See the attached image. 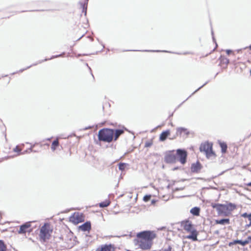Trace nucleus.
Instances as JSON below:
<instances>
[{
	"instance_id": "2",
	"label": "nucleus",
	"mask_w": 251,
	"mask_h": 251,
	"mask_svg": "<svg viewBox=\"0 0 251 251\" xmlns=\"http://www.w3.org/2000/svg\"><path fill=\"white\" fill-rule=\"evenodd\" d=\"M211 206L213 208L216 209L219 215H223L226 216L229 215L232 211L237 208L236 205L231 202L226 204L212 203Z\"/></svg>"
},
{
	"instance_id": "36",
	"label": "nucleus",
	"mask_w": 251,
	"mask_h": 251,
	"mask_svg": "<svg viewBox=\"0 0 251 251\" xmlns=\"http://www.w3.org/2000/svg\"><path fill=\"white\" fill-rule=\"evenodd\" d=\"M226 63L228 64V60L227 59H226Z\"/></svg>"
},
{
	"instance_id": "21",
	"label": "nucleus",
	"mask_w": 251,
	"mask_h": 251,
	"mask_svg": "<svg viewBox=\"0 0 251 251\" xmlns=\"http://www.w3.org/2000/svg\"><path fill=\"white\" fill-rule=\"evenodd\" d=\"M220 146L221 148L222 152L224 153H226L227 148L226 144L225 142H221L220 143Z\"/></svg>"
},
{
	"instance_id": "6",
	"label": "nucleus",
	"mask_w": 251,
	"mask_h": 251,
	"mask_svg": "<svg viewBox=\"0 0 251 251\" xmlns=\"http://www.w3.org/2000/svg\"><path fill=\"white\" fill-rule=\"evenodd\" d=\"M85 220V216L83 213L79 212L74 213L70 217L69 221L75 225L83 222Z\"/></svg>"
},
{
	"instance_id": "17",
	"label": "nucleus",
	"mask_w": 251,
	"mask_h": 251,
	"mask_svg": "<svg viewBox=\"0 0 251 251\" xmlns=\"http://www.w3.org/2000/svg\"><path fill=\"white\" fill-rule=\"evenodd\" d=\"M191 233V235H188L186 238L188 239H192L193 241H197V235L198 233L196 229H194L190 232Z\"/></svg>"
},
{
	"instance_id": "11",
	"label": "nucleus",
	"mask_w": 251,
	"mask_h": 251,
	"mask_svg": "<svg viewBox=\"0 0 251 251\" xmlns=\"http://www.w3.org/2000/svg\"><path fill=\"white\" fill-rule=\"evenodd\" d=\"M113 248V246L111 244H105L101 246L98 248L95 251H111V250Z\"/></svg>"
},
{
	"instance_id": "7",
	"label": "nucleus",
	"mask_w": 251,
	"mask_h": 251,
	"mask_svg": "<svg viewBox=\"0 0 251 251\" xmlns=\"http://www.w3.org/2000/svg\"><path fill=\"white\" fill-rule=\"evenodd\" d=\"M177 161L176 153L174 151L168 152L165 156V161L167 163H174Z\"/></svg>"
},
{
	"instance_id": "19",
	"label": "nucleus",
	"mask_w": 251,
	"mask_h": 251,
	"mask_svg": "<svg viewBox=\"0 0 251 251\" xmlns=\"http://www.w3.org/2000/svg\"><path fill=\"white\" fill-rule=\"evenodd\" d=\"M111 203L109 199L106 200L105 201H102L99 203V206L100 207H106L110 205Z\"/></svg>"
},
{
	"instance_id": "20",
	"label": "nucleus",
	"mask_w": 251,
	"mask_h": 251,
	"mask_svg": "<svg viewBox=\"0 0 251 251\" xmlns=\"http://www.w3.org/2000/svg\"><path fill=\"white\" fill-rule=\"evenodd\" d=\"M191 213L195 216H199L200 215V209L199 207H195L191 209Z\"/></svg>"
},
{
	"instance_id": "18",
	"label": "nucleus",
	"mask_w": 251,
	"mask_h": 251,
	"mask_svg": "<svg viewBox=\"0 0 251 251\" xmlns=\"http://www.w3.org/2000/svg\"><path fill=\"white\" fill-rule=\"evenodd\" d=\"M216 224L220 225H228L230 223V220L229 219H223L221 220H216L215 221Z\"/></svg>"
},
{
	"instance_id": "3",
	"label": "nucleus",
	"mask_w": 251,
	"mask_h": 251,
	"mask_svg": "<svg viewBox=\"0 0 251 251\" xmlns=\"http://www.w3.org/2000/svg\"><path fill=\"white\" fill-rule=\"evenodd\" d=\"M114 130L104 128L100 129L98 132V139L100 141L110 143L113 140Z\"/></svg>"
},
{
	"instance_id": "8",
	"label": "nucleus",
	"mask_w": 251,
	"mask_h": 251,
	"mask_svg": "<svg viewBox=\"0 0 251 251\" xmlns=\"http://www.w3.org/2000/svg\"><path fill=\"white\" fill-rule=\"evenodd\" d=\"M177 160H178L182 164H184L186 162L187 153L185 150L178 149L176 150Z\"/></svg>"
},
{
	"instance_id": "34",
	"label": "nucleus",
	"mask_w": 251,
	"mask_h": 251,
	"mask_svg": "<svg viewBox=\"0 0 251 251\" xmlns=\"http://www.w3.org/2000/svg\"><path fill=\"white\" fill-rule=\"evenodd\" d=\"M226 52L227 54H229L231 52H232V51L230 50H226Z\"/></svg>"
},
{
	"instance_id": "12",
	"label": "nucleus",
	"mask_w": 251,
	"mask_h": 251,
	"mask_svg": "<svg viewBox=\"0 0 251 251\" xmlns=\"http://www.w3.org/2000/svg\"><path fill=\"white\" fill-rule=\"evenodd\" d=\"M201 168V164L199 162L193 164L191 167V170L192 172L198 173L200 171Z\"/></svg>"
},
{
	"instance_id": "16",
	"label": "nucleus",
	"mask_w": 251,
	"mask_h": 251,
	"mask_svg": "<svg viewBox=\"0 0 251 251\" xmlns=\"http://www.w3.org/2000/svg\"><path fill=\"white\" fill-rule=\"evenodd\" d=\"M60 144L58 138H56L51 143V150L52 151H54L59 146Z\"/></svg>"
},
{
	"instance_id": "13",
	"label": "nucleus",
	"mask_w": 251,
	"mask_h": 251,
	"mask_svg": "<svg viewBox=\"0 0 251 251\" xmlns=\"http://www.w3.org/2000/svg\"><path fill=\"white\" fill-rule=\"evenodd\" d=\"M80 228L83 231H90L91 229V225L90 222H86L82 225L80 226Z\"/></svg>"
},
{
	"instance_id": "25",
	"label": "nucleus",
	"mask_w": 251,
	"mask_h": 251,
	"mask_svg": "<svg viewBox=\"0 0 251 251\" xmlns=\"http://www.w3.org/2000/svg\"><path fill=\"white\" fill-rule=\"evenodd\" d=\"M126 166V164L124 163H120L119 164V169L121 171L125 170Z\"/></svg>"
},
{
	"instance_id": "4",
	"label": "nucleus",
	"mask_w": 251,
	"mask_h": 251,
	"mask_svg": "<svg viewBox=\"0 0 251 251\" xmlns=\"http://www.w3.org/2000/svg\"><path fill=\"white\" fill-rule=\"evenodd\" d=\"M52 232V228L49 223H45L40 228L39 231V238L41 242H45L50 237Z\"/></svg>"
},
{
	"instance_id": "28",
	"label": "nucleus",
	"mask_w": 251,
	"mask_h": 251,
	"mask_svg": "<svg viewBox=\"0 0 251 251\" xmlns=\"http://www.w3.org/2000/svg\"><path fill=\"white\" fill-rule=\"evenodd\" d=\"M162 251H175L171 245H169L167 247L162 249Z\"/></svg>"
},
{
	"instance_id": "24",
	"label": "nucleus",
	"mask_w": 251,
	"mask_h": 251,
	"mask_svg": "<svg viewBox=\"0 0 251 251\" xmlns=\"http://www.w3.org/2000/svg\"><path fill=\"white\" fill-rule=\"evenodd\" d=\"M0 251H6V246L1 240H0Z\"/></svg>"
},
{
	"instance_id": "14",
	"label": "nucleus",
	"mask_w": 251,
	"mask_h": 251,
	"mask_svg": "<svg viewBox=\"0 0 251 251\" xmlns=\"http://www.w3.org/2000/svg\"><path fill=\"white\" fill-rule=\"evenodd\" d=\"M125 132V130L123 129H119L114 130V141H116L119 137L120 135L123 134Z\"/></svg>"
},
{
	"instance_id": "26",
	"label": "nucleus",
	"mask_w": 251,
	"mask_h": 251,
	"mask_svg": "<svg viewBox=\"0 0 251 251\" xmlns=\"http://www.w3.org/2000/svg\"><path fill=\"white\" fill-rule=\"evenodd\" d=\"M22 150L21 148L19 146H17L15 148L13 149V151L15 152L18 153V154H20L19 152Z\"/></svg>"
},
{
	"instance_id": "27",
	"label": "nucleus",
	"mask_w": 251,
	"mask_h": 251,
	"mask_svg": "<svg viewBox=\"0 0 251 251\" xmlns=\"http://www.w3.org/2000/svg\"><path fill=\"white\" fill-rule=\"evenodd\" d=\"M250 241L248 239V240H245L244 241L239 240V242H238V244H240L242 246H245V245L248 244Z\"/></svg>"
},
{
	"instance_id": "15",
	"label": "nucleus",
	"mask_w": 251,
	"mask_h": 251,
	"mask_svg": "<svg viewBox=\"0 0 251 251\" xmlns=\"http://www.w3.org/2000/svg\"><path fill=\"white\" fill-rule=\"evenodd\" d=\"M170 134V131L169 130L163 131L160 135L159 140L161 141H165L167 137Z\"/></svg>"
},
{
	"instance_id": "31",
	"label": "nucleus",
	"mask_w": 251,
	"mask_h": 251,
	"mask_svg": "<svg viewBox=\"0 0 251 251\" xmlns=\"http://www.w3.org/2000/svg\"><path fill=\"white\" fill-rule=\"evenodd\" d=\"M249 217H248V220L250 221V223L249 225H248V226H251V213L249 214Z\"/></svg>"
},
{
	"instance_id": "35",
	"label": "nucleus",
	"mask_w": 251,
	"mask_h": 251,
	"mask_svg": "<svg viewBox=\"0 0 251 251\" xmlns=\"http://www.w3.org/2000/svg\"><path fill=\"white\" fill-rule=\"evenodd\" d=\"M248 239L249 240H250V241L251 242V236H249V237H248Z\"/></svg>"
},
{
	"instance_id": "37",
	"label": "nucleus",
	"mask_w": 251,
	"mask_h": 251,
	"mask_svg": "<svg viewBox=\"0 0 251 251\" xmlns=\"http://www.w3.org/2000/svg\"><path fill=\"white\" fill-rule=\"evenodd\" d=\"M248 186H251V182L250 183H249L248 184H247Z\"/></svg>"
},
{
	"instance_id": "1",
	"label": "nucleus",
	"mask_w": 251,
	"mask_h": 251,
	"mask_svg": "<svg viewBox=\"0 0 251 251\" xmlns=\"http://www.w3.org/2000/svg\"><path fill=\"white\" fill-rule=\"evenodd\" d=\"M156 237V234L154 231H143L137 234L135 241L142 250H150L152 245V241Z\"/></svg>"
},
{
	"instance_id": "39",
	"label": "nucleus",
	"mask_w": 251,
	"mask_h": 251,
	"mask_svg": "<svg viewBox=\"0 0 251 251\" xmlns=\"http://www.w3.org/2000/svg\"><path fill=\"white\" fill-rule=\"evenodd\" d=\"M51 139V138H48V139H47V140L50 141Z\"/></svg>"
},
{
	"instance_id": "10",
	"label": "nucleus",
	"mask_w": 251,
	"mask_h": 251,
	"mask_svg": "<svg viewBox=\"0 0 251 251\" xmlns=\"http://www.w3.org/2000/svg\"><path fill=\"white\" fill-rule=\"evenodd\" d=\"M181 226L183 227V229L188 232H190L195 229L192 222L189 220L182 221L181 223Z\"/></svg>"
},
{
	"instance_id": "29",
	"label": "nucleus",
	"mask_w": 251,
	"mask_h": 251,
	"mask_svg": "<svg viewBox=\"0 0 251 251\" xmlns=\"http://www.w3.org/2000/svg\"><path fill=\"white\" fill-rule=\"evenodd\" d=\"M151 195H146L144 197L143 200L145 201H148L151 199Z\"/></svg>"
},
{
	"instance_id": "40",
	"label": "nucleus",
	"mask_w": 251,
	"mask_h": 251,
	"mask_svg": "<svg viewBox=\"0 0 251 251\" xmlns=\"http://www.w3.org/2000/svg\"><path fill=\"white\" fill-rule=\"evenodd\" d=\"M31 150L32 151V147H31Z\"/></svg>"
},
{
	"instance_id": "33",
	"label": "nucleus",
	"mask_w": 251,
	"mask_h": 251,
	"mask_svg": "<svg viewBox=\"0 0 251 251\" xmlns=\"http://www.w3.org/2000/svg\"><path fill=\"white\" fill-rule=\"evenodd\" d=\"M239 242V240H235L234 241V242L233 243H229V246H230L231 245H232V244H238V242Z\"/></svg>"
},
{
	"instance_id": "22",
	"label": "nucleus",
	"mask_w": 251,
	"mask_h": 251,
	"mask_svg": "<svg viewBox=\"0 0 251 251\" xmlns=\"http://www.w3.org/2000/svg\"><path fill=\"white\" fill-rule=\"evenodd\" d=\"M88 1V0H85L83 3H81V7L82 8L83 11H84L85 14H86V9Z\"/></svg>"
},
{
	"instance_id": "30",
	"label": "nucleus",
	"mask_w": 251,
	"mask_h": 251,
	"mask_svg": "<svg viewBox=\"0 0 251 251\" xmlns=\"http://www.w3.org/2000/svg\"><path fill=\"white\" fill-rule=\"evenodd\" d=\"M249 214H248L247 213H243V214H242L241 215V216L242 217H244V218H248V217H249Z\"/></svg>"
},
{
	"instance_id": "32",
	"label": "nucleus",
	"mask_w": 251,
	"mask_h": 251,
	"mask_svg": "<svg viewBox=\"0 0 251 251\" xmlns=\"http://www.w3.org/2000/svg\"><path fill=\"white\" fill-rule=\"evenodd\" d=\"M183 130H184V129H183L182 128H178L177 129V132H179V133H181L182 131Z\"/></svg>"
},
{
	"instance_id": "9",
	"label": "nucleus",
	"mask_w": 251,
	"mask_h": 251,
	"mask_svg": "<svg viewBox=\"0 0 251 251\" xmlns=\"http://www.w3.org/2000/svg\"><path fill=\"white\" fill-rule=\"evenodd\" d=\"M31 231L30 222H26L20 226L18 232L19 234H25L26 232H30Z\"/></svg>"
},
{
	"instance_id": "23",
	"label": "nucleus",
	"mask_w": 251,
	"mask_h": 251,
	"mask_svg": "<svg viewBox=\"0 0 251 251\" xmlns=\"http://www.w3.org/2000/svg\"><path fill=\"white\" fill-rule=\"evenodd\" d=\"M153 139L148 140L146 142V143L145 144V148L151 147L153 145Z\"/></svg>"
},
{
	"instance_id": "5",
	"label": "nucleus",
	"mask_w": 251,
	"mask_h": 251,
	"mask_svg": "<svg viewBox=\"0 0 251 251\" xmlns=\"http://www.w3.org/2000/svg\"><path fill=\"white\" fill-rule=\"evenodd\" d=\"M212 144L208 142L202 143L200 147V151L203 152L207 158L215 156L216 154L212 150Z\"/></svg>"
},
{
	"instance_id": "38",
	"label": "nucleus",
	"mask_w": 251,
	"mask_h": 251,
	"mask_svg": "<svg viewBox=\"0 0 251 251\" xmlns=\"http://www.w3.org/2000/svg\"><path fill=\"white\" fill-rule=\"evenodd\" d=\"M248 48L251 50V45L250 46H249V47H248Z\"/></svg>"
}]
</instances>
